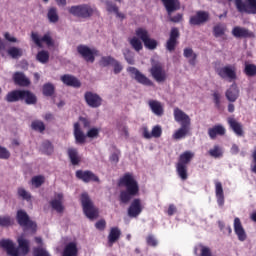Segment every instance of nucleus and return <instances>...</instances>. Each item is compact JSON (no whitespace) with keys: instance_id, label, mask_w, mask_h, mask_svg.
Wrapping results in <instances>:
<instances>
[{"instance_id":"54","label":"nucleus","mask_w":256,"mask_h":256,"mask_svg":"<svg viewBox=\"0 0 256 256\" xmlns=\"http://www.w3.org/2000/svg\"><path fill=\"white\" fill-rule=\"evenodd\" d=\"M101 129L99 128H91L88 130L86 137H89L90 139H96V137H99Z\"/></svg>"},{"instance_id":"7","label":"nucleus","mask_w":256,"mask_h":256,"mask_svg":"<svg viewBox=\"0 0 256 256\" xmlns=\"http://www.w3.org/2000/svg\"><path fill=\"white\" fill-rule=\"evenodd\" d=\"M217 75L221 79H227L228 81H235L237 79V67L235 65H226L216 69Z\"/></svg>"},{"instance_id":"13","label":"nucleus","mask_w":256,"mask_h":256,"mask_svg":"<svg viewBox=\"0 0 256 256\" xmlns=\"http://www.w3.org/2000/svg\"><path fill=\"white\" fill-rule=\"evenodd\" d=\"M64 196L63 193H55L54 199L50 201V206L56 213H63L65 211V206L63 205Z\"/></svg>"},{"instance_id":"43","label":"nucleus","mask_w":256,"mask_h":256,"mask_svg":"<svg viewBox=\"0 0 256 256\" xmlns=\"http://www.w3.org/2000/svg\"><path fill=\"white\" fill-rule=\"evenodd\" d=\"M47 17L50 23H57V21H59V14L57 13V8H50L48 10Z\"/></svg>"},{"instance_id":"25","label":"nucleus","mask_w":256,"mask_h":256,"mask_svg":"<svg viewBox=\"0 0 256 256\" xmlns=\"http://www.w3.org/2000/svg\"><path fill=\"white\" fill-rule=\"evenodd\" d=\"M61 81L64 85H68V87H81V82L75 76L63 75L61 76Z\"/></svg>"},{"instance_id":"22","label":"nucleus","mask_w":256,"mask_h":256,"mask_svg":"<svg viewBox=\"0 0 256 256\" xmlns=\"http://www.w3.org/2000/svg\"><path fill=\"white\" fill-rule=\"evenodd\" d=\"M234 231L237 235L239 241H245L247 239V233L245 232V228H243V224H241V219H234Z\"/></svg>"},{"instance_id":"36","label":"nucleus","mask_w":256,"mask_h":256,"mask_svg":"<svg viewBox=\"0 0 256 256\" xmlns=\"http://www.w3.org/2000/svg\"><path fill=\"white\" fill-rule=\"evenodd\" d=\"M25 101L27 105H35L37 103V97L29 91H22V101Z\"/></svg>"},{"instance_id":"34","label":"nucleus","mask_w":256,"mask_h":256,"mask_svg":"<svg viewBox=\"0 0 256 256\" xmlns=\"http://www.w3.org/2000/svg\"><path fill=\"white\" fill-rule=\"evenodd\" d=\"M208 135L210 139H215L217 135H225V127H223L222 125L214 126L213 128H210L208 130Z\"/></svg>"},{"instance_id":"41","label":"nucleus","mask_w":256,"mask_h":256,"mask_svg":"<svg viewBox=\"0 0 256 256\" xmlns=\"http://www.w3.org/2000/svg\"><path fill=\"white\" fill-rule=\"evenodd\" d=\"M209 155L215 159H219V157H223V148L219 145H215L209 150Z\"/></svg>"},{"instance_id":"60","label":"nucleus","mask_w":256,"mask_h":256,"mask_svg":"<svg viewBox=\"0 0 256 256\" xmlns=\"http://www.w3.org/2000/svg\"><path fill=\"white\" fill-rule=\"evenodd\" d=\"M200 256H213L211 248L207 246H200Z\"/></svg>"},{"instance_id":"11","label":"nucleus","mask_w":256,"mask_h":256,"mask_svg":"<svg viewBox=\"0 0 256 256\" xmlns=\"http://www.w3.org/2000/svg\"><path fill=\"white\" fill-rule=\"evenodd\" d=\"M31 39L37 45V47L42 48L43 43H46L48 47H53V38H51V35L49 33H46L42 38L39 36L38 33L32 32L31 33Z\"/></svg>"},{"instance_id":"56","label":"nucleus","mask_w":256,"mask_h":256,"mask_svg":"<svg viewBox=\"0 0 256 256\" xmlns=\"http://www.w3.org/2000/svg\"><path fill=\"white\" fill-rule=\"evenodd\" d=\"M123 55L127 63H129V65H133V63H135V59L133 58V53H131L129 49L124 50Z\"/></svg>"},{"instance_id":"39","label":"nucleus","mask_w":256,"mask_h":256,"mask_svg":"<svg viewBox=\"0 0 256 256\" xmlns=\"http://www.w3.org/2000/svg\"><path fill=\"white\" fill-rule=\"evenodd\" d=\"M36 61L42 65L49 63V52L46 50L39 51L36 55Z\"/></svg>"},{"instance_id":"47","label":"nucleus","mask_w":256,"mask_h":256,"mask_svg":"<svg viewBox=\"0 0 256 256\" xmlns=\"http://www.w3.org/2000/svg\"><path fill=\"white\" fill-rule=\"evenodd\" d=\"M136 36L144 43L149 37V32L145 28H138L136 29Z\"/></svg>"},{"instance_id":"23","label":"nucleus","mask_w":256,"mask_h":256,"mask_svg":"<svg viewBox=\"0 0 256 256\" xmlns=\"http://www.w3.org/2000/svg\"><path fill=\"white\" fill-rule=\"evenodd\" d=\"M74 137L77 145H83L87 141V134L83 133L78 122L74 124Z\"/></svg>"},{"instance_id":"3","label":"nucleus","mask_w":256,"mask_h":256,"mask_svg":"<svg viewBox=\"0 0 256 256\" xmlns=\"http://www.w3.org/2000/svg\"><path fill=\"white\" fill-rule=\"evenodd\" d=\"M81 203L84 214L88 219H97V217H99V210L95 207V204H93L89 194L83 193L81 195Z\"/></svg>"},{"instance_id":"10","label":"nucleus","mask_w":256,"mask_h":256,"mask_svg":"<svg viewBox=\"0 0 256 256\" xmlns=\"http://www.w3.org/2000/svg\"><path fill=\"white\" fill-rule=\"evenodd\" d=\"M127 71L130 73L131 77L137 81V83L146 85L147 87H151L153 85V82L147 78L145 74L141 73L137 68L129 67L127 68Z\"/></svg>"},{"instance_id":"24","label":"nucleus","mask_w":256,"mask_h":256,"mask_svg":"<svg viewBox=\"0 0 256 256\" xmlns=\"http://www.w3.org/2000/svg\"><path fill=\"white\" fill-rule=\"evenodd\" d=\"M148 105L152 113H154V115H156L157 117H161L163 115L164 110H163V104H161V102L157 100H149Z\"/></svg>"},{"instance_id":"64","label":"nucleus","mask_w":256,"mask_h":256,"mask_svg":"<svg viewBox=\"0 0 256 256\" xmlns=\"http://www.w3.org/2000/svg\"><path fill=\"white\" fill-rule=\"evenodd\" d=\"M147 244L151 245L152 247H155V246H157V239H155L154 236L150 235L147 237Z\"/></svg>"},{"instance_id":"55","label":"nucleus","mask_w":256,"mask_h":256,"mask_svg":"<svg viewBox=\"0 0 256 256\" xmlns=\"http://www.w3.org/2000/svg\"><path fill=\"white\" fill-rule=\"evenodd\" d=\"M152 137H154L155 139H159V137H161L162 133H163V129L161 128V126L156 125L152 128Z\"/></svg>"},{"instance_id":"53","label":"nucleus","mask_w":256,"mask_h":256,"mask_svg":"<svg viewBox=\"0 0 256 256\" xmlns=\"http://www.w3.org/2000/svg\"><path fill=\"white\" fill-rule=\"evenodd\" d=\"M145 48L146 49H157V41L155 39H151L150 37H148L145 42H144Z\"/></svg>"},{"instance_id":"28","label":"nucleus","mask_w":256,"mask_h":256,"mask_svg":"<svg viewBox=\"0 0 256 256\" xmlns=\"http://www.w3.org/2000/svg\"><path fill=\"white\" fill-rule=\"evenodd\" d=\"M228 124L238 137H243V125L234 118H228Z\"/></svg>"},{"instance_id":"31","label":"nucleus","mask_w":256,"mask_h":256,"mask_svg":"<svg viewBox=\"0 0 256 256\" xmlns=\"http://www.w3.org/2000/svg\"><path fill=\"white\" fill-rule=\"evenodd\" d=\"M119 237H121V230H119V228L117 227L111 228L108 235L109 247H113V243H115L119 239Z\"/></svg>"},{"instance_id":"16","label":"nucleus","mask_w":256,"mask_h":256,"mask_svg":"<svg viewBox=\"0 0 256 256\" xmlns=\"http://www.w3.org/2000/svg\"><path fill=\"white\" fill-rule=\"evenodd\" d=\"M177 39H179V29L172 28L170 32V37L166 42V49L170 53L175 51V47H177Z\"/></svg>"},{"instance_id":"32","label":"nucleus","mask_w":256,"mask_h":256,"mask_svg":"<svg viewBox=\"0 0 256 256\" xmlns=\"http://www.w3.org/2000/svg\"><path fill=\"white\" fill-rule=\"evenodd\" d=\"M23 98V91L15 90L7 94L6 101L8 103H15V101H22Z\"/></svg>"},{"instance_id":"15","label":"nucleus","mask_w":256,"mask_h":256,"mask_svg":"<svg viewBox=\"0 0 256 256\" xmlns=\"http://www.w3.org/2000/svg\"><path fill=\"white\" fill-rule=\"evenodd\" d=\"M174 119L176 123H180V125H190L191 126V118L187 113L179 108H174Z\"/></svg>"},{"instance_id":"14","label":"nucleus","mask_w":256,"mask_h":256,"mask_svg":"<svg viewBox=\"0 0 256 256\" xmlns=\"http://www.w3.org/2000/svg\"><path fill=\"white\" fill-rule=\"evenodd\" d=\"M209 21V12L207 11H197L194 16L190 17V25H204Z\"/></svg>"},{"instance_id":"35","label":"nucleus","mask_w":256,"mask_h":256,"mask_svg":"<svg viewBox=\"0 0 256 256\" xmlns=\"http://www.w3.org/2000/svg\"><path fill=\"white\" fill-rule=\"evenodd\" d=\"M68 156L72 165H79L81 157H79V152L76 148H68Z\"/></svg>"},{"instance_id":"21","label":"nucleus","mask_w":256,"mask_h":256,"mask_svg":"<svg viewBox=\"0 0 256 256\" xmlns=\"http://www.w3.org/2000/svg\"><path fill=\"white\" fill-rule=\"evenodd\" d=\"M239 87L237 84H232L225 92V97L230 103H235L239 99Z\"/></svg>"},{"instance_id":"18","label":"nucleus","mask_w":256,"mask_h":256,"mask_svg":"<svg viewBox=\"0 0 256 256\" xmlns=\"http://www.w3.org/2000/svg\"><path fill=\"white\" fill-rule=\"evenodd\" d=\"M214 185L217 204L219 207H223L225 205V192L223 191V184L220 181L215 180Z\"/></svg>"},{"instance_id":"42","label":"nucleus","mask_w":256,"mask_h":256,"mask_svg":"<svg viewBox=\"0 0 256 256\" xmlns=\"http://www.w3.org/2000/svg\"><path fill=\"white\" fill-rule=\"evenodd\" d=\"M106 9L109 11V13H115L117 17H120V19L125 17L122 13H119V8L109 1H106Z\"/></svg>"},{"instance_id":"29","label":"nucleus","mask_w":256,"mask_h":256,"mask_svg":"<svg viewBox=\"0 0 256 256\" xmlns=\"http://www.w3.org/2000/svg\"><path fill=\"white\" fill-rule=\"evenodd\" d=\"M193 157H195V153L191 151H185L179 156L178 165H189L191 161L193 160Z\"/></svg>"},{"instance_id":"27","label":"nucleus","mask_w":256,"mask_h":256,"mask_svg":"<svg viewBox=\"0 0 256 256\" xmlns=\"http://www.w3.org/2000/svg\"><path fill=\"white\" fill-rule=\"evenodd\" d=\"M13 79L16 85H20V87H27L31 85V81L23 73L16 72L13 76Z\"/></svg>"},{"instance_id":"9","label":"nucleus","mask_w":256,"mask_h":256,"mask_svg":"<svg viewBox=\"0 0 256 256\" xmlns=\"http://www.w3.org/2000/svg\"><path fill=\"white\" fill-rule=\"evenodd\" d=\"M84 99L88 107H91L92 109H97L103 105V98H101V96L95 92H85Z\"/></svg>"},{"instance_id":"49","label":"nucleus","mask_w":256,"mask_h":256,"mask_svg":"<svg viewBox=\"0 0 256 256\" xmlns=\"http://www.w3.org/2000/svg\"><path fill=\"white\" fill-rule=\"evenodd\" d=\"M31 183L34 187H41L45 183V177L42 175L34 176L31 180Z\"/></svg>"},{"instance_id":"37","label":"nucleus","mask_w":256,"mask_h":256,"mask_svg":"<svg viewBox=\"0 0 256 256\" xmlns=\"http://www.w3.org/2000/svg\"><path fill=\"white\" fill-rule=\"evenodd\" d=\"M227 31V26L225 24L218 23L213 27V35L216 38L223 37Z\"/></svg>"},{"instance_id":"4","label":"nucleus","mask_w":256,"mask_h":256,"mask_svg":"<svg viewBox=\"0 0 256 256\" xmlns=\"http://www.w3.org/2000/svg\"><path fill=\"white\" fill-rule=\"evenodd\" d=\"M238 13L256 15V0H233Z\"/></svg>"},{"instance_id":"52","label":"nucleus","mask_w":256,"mask_h":256,"mask_svg":"<svg viewBox=\"0 0 256 256\" xmlns=\"http://www.w3.org/2000/svg\"><path fill=\"white\" fill-rule=\"evenodd\" d=\"M13 225V219L9 216H0V227H9Z\"/></svg>"},{"instance_id":"20","label":"nucleus","mask_w":256,"mask_h":256,"mask_svg":"<svg viewBox=\"0 0 256 256\" xmlns=\"http://www.w3.org/2000/svg\"><path fill=\"white\" fill-rule=\"evenodd\" d=\"M168 15H173L175 11H179L181 9V3L179 0H161Z\"/></svg>"},{"instance_id":"8","label":"nucleus","mask_w":256,"mask_h":256,"mask_svg":"<svg viewBox=\"0 0 256 256\" xmlns=\"http://www.w3.org/2000/svg\"><path fill=\"white\" fill-rule=\"evenodd\" d=\"M77 51L85 61L94 63L95 62V57L99 55V50L96 48H89L86 45H79L77 47Z\"/></svg>"},{"instance_id":"48","label":"nucleus","mask_w":256,"mask_h":256,"mask_svg":"<svg viewBox=\"0 0 256 256\" xmlns=\"http://www.w3.org/2000/svg\"><path fill=\"white\" fill-rule=\"evenodd\" d=\"M41 151L46 153V155H51L53 153V145L49 141H45L42 143Z\"/></svg>"},{"instance_id":"30","label":"nucleus","mask_w":256,"mask_h":256,"mask_svg":"<svg viewBox=\"0 0 256 256\" xmlns=\"http://www.w3.org/2000/svg\"><path fill=\"white\" fill-rule=\"evenodd\" d=\"M77 253H79L77 244L70 242L65 246L62 256H77Z\"/></svg>"},{"instance_id":"2","label":"nucleus","mask_w":256,"mask_h":256,"mask_svg":"<svg viewBox=\"0 0 256 256\" xmlns=\"http://www.w3.org/2000/svg\"><path fill=\"white\" fill-rule=\"evenodd\" d=\"M119 186L125 187L126 190L120 192L121 203H129L130 199L139 195V183L132 174H125L119 180Z\"/></svg>"},{"instance_id":"6","label":"nucleus","mask_w":256,"mask_h":256,"mask_svg":"<svg viewBox=\"0 0 256 256\" xmlns=\"http://www.w3.org/2000/svg\"><path fill=\"white\" fill-rule=\"evenodd\" d=\"M68 11L74 17H81L82 19H87L95 13V10L87 4L72 6Z\"/></svg>"},{"instance_id":"45","label":"nucleus","mask_w":256,"mask_h":256,"mask_svg":"<svg viewBox=\"0 0 256 256\" xmlns=\"http://www.w3.org/2000/svg\"><path fill=\"white\" fill-rule=\"evenodd\" d=\"M114 62H115V58L111 56H104L100 59L99 65L101 67H109V65H113Z\"/></svg>"},{"instance_id":"12","label":"nucleus","mask_w":256,"mask_h":256,"mask_svg":"<svg viewBox=\"0 0 256 256\" xmlns=\"http://www.w3.org/2000/svg\"><path fill=\"white\" fill-rule=\"evenodd\" d=\"M232 35L236 37V39H254L255 37V33L241 26H235L232 29Z\"/></svg>"},{"instance_id":"44","label":"nucleus","mask_w":256,"mask_h":256,"mask_svg":"<svg viewBox=\"0 0 256 256\" xmlns=\"http://www.w3.org/2000/svg\"><path fill=\"white\" fill-rule=\"evenodd\" d=\"M53 93H55V86L52 83L43 85V95H45V97H51Z\"/></svg>"},{"instance_id":"59","label":"nucleus","mask_w":256,"mask_h":256,"mask_svg":"<svg viewBox=\"0 0 256 256\" xmlns=\"http://www.w3.org/2000/svg\"><path fill=\"white\" fill-rule=\"evenodd\" d=\"M168 19L172 21V23H181L183 21V14L178 13L175 16H172V14L168 15Z\"/></svg>"},{"instance_id":"33","label":"nucleus","mask_w":256,"mask_h":256,"mask_svg":"<svg viewBox=\"0 0 256 256\" xmlns=\"http://www.w3.org/2000/svg\"><path fill=\"white\" fill-rule=\"evenodd\" d=\"M183 55L186 59H188V63H190V65L195 66L197 63V54L194 53L192 48H185Z\"/></svg>"},{"instance_id":"46","label":"nucleus","mask_w":256,"mask_h":256,"mask_svg":"<svg viewBox=\"0 0 256 256\" xmlns=\"http://www.w3.org/2000/svg\"><path fill=\"white\" fill-rule=\"evenodd\" d=\"M130 45L135 49V51H141L143 49V43H141V40L137 37H133L130 39Z\"/></svg>"},{"instance_id":"5","label":"nucleus","mask_w":256,"mask_h":256,"mask_svg":"<svg viewBox=\"0 0 256 256\" xmlns=\"http://www.w3.org/2000/svg\"><path fill=\"white\" fill-rule=\"evenodd\" d=\"M150 74L157 83H164L167 80V72L163 68L161 62H157L152 59V67L150 68Z\"/></svg>"},{"instance_id":"50","label":"nucleus","mask_w":256,"mask_h":256,"mask_svg":"<svg viewBox=\"0 0 256 256\" xmlns=\"http://www.w3.org/2000/svg\"><path fill=\"white\" fill-rule=\"evenodd\" d=\"M31 127L32 129H34V131H39L40 133H43V131H45V124L43 123V121L36 120L32 122Z\"/></svg>"},{"instance_id":"57","label":"nucleus","mask_w":256,"mask_h":256,"mask_svg":"<svg viewBox=\"0 0 256 256\" xmlns=\"http://www.w3.org/2000/svg\"><path fill=\"white\" fill-rule=\"evenodd\" d=\"M213 97V101L215 103V107H217V109H220L221 107V93H219L218 91H215L212 94Z\"/></svg>"},{"instance_id":"58","label":"nucleus","mask_w":256,"mask_h":256,"mask_svg":"<svg viewBox=\"0 0 256 256\" xmlns=\"http://www.w3.org/2000/svg\"><path fill=\"white\" fill-rule=\"evenodd\" d=\"M18 195L26 201H29V199H31V194L27 190H25V188H19Z\"/></svg>"},{"instance_id":"40","label":"nucleus","mask_w":256,"mask_h":256,"mask_svg":"<svg viewBox=\"0 0 256 256\" xmlns=\"http://www.w3.org/2000/svg\"><path fill=\"white\" fill-rule=\"evenodd\" d=\"M8 55H10L12 59H19V57H23V49L17 47H10L8 49Z\"/></svg>"},{"instance_id":"26","label":"nucleus","mask_w":256,"mask_h":256,"mask_svg":"<svg viewBox=\"0 0 256 256\" xmlns=\"http://www.w3.org/2000/svg\"><path fill=\"white\" fill-rule=\"evenodd\" d=\"M190 127V125H181V127L172 135L173 139H176V141L185 139V137L189 135Z\"/></svg>"},{"instance_id":"38","label":"nucleus","mask_w":256,"mask_h":256,"mask_svg":"<svg viewBox=\"0 0 256 256\" xmlns=\"http://www.w3.org/2000/svg\"><path fill=\"white\" fill-rule=\"evenodd\" d=\"M176 171L182 181H187L189 175L187 174V166L183 164L176 165Z\"/></svg>"},{"instance_id":"62","label":"nucleus","mask_w":256,"mask_h":256,"mask_svg":"<svg viewBox=\"0 0 256 256\" xmlns=\"http://www.w3.org/2000/svg\"><path fill=\"white\" fill-rule=\"evenodd\" d=\"M11 157V153L5 147L0 146V159H9Z\"/></svg>"},{"instance_id":"19","label":"nucleus","mask_w":256,"mask_h":256,"mask_svg":"<svg viewBox=\"0 0 256 256\" xmlns=\"http://www.w3.org/2000/svg\"><path fill=\"white\" fill-rule=\"evenodd\" d=\"M143 211V205L141 204V200L134 199L128 208V215L130 217H139L141 212Z\"/></svg>"},{"instance_id":"17","label":"nucleus","mask_w":256,"mask_h":256,"mask_svg":"<svg viewBox=\"0 0 256 256\" xmlns=\"http://www.w3.org/2000/svg\"><path fill=\"white\" fill-rule=\"evenodd\" d=\"M76 177L84 181V183H90V181L99 182V177L91 171L78 170L76 171Z\"/></svg>"},{"instance_id":"63","label":"nucleus","mask_w":256,"mask_h":256,"mask_svg":"<svg viewBox=\"0 0 256 256\" xmlns=\"http://www.w3.org/2000/svg\"><path fill=\"white\" fill-rule=\"evenodd\" d=\"M142 135L144 139H151L152 138V132H149V129L147 127H142Z\"/></svg>"},{"instance_id":"51","label":"nucleus","mask_w":256,"mask_h":256,"mask_svg":"<svg viewBox=\"0 0 256 256\" xmlns=\"http://www.w3.org/2000/svg\"><path fill=\"white\" fill-rule=\"evenodd\" d=\"M244 71H245L246 75H248V77L255 76L256 75V66H255V64H246Z\"/></svg>"},{"instance_id":"61","label":"nucleus","mask_w":256,"mask_h":256,"mask_svg":"<svg viewBox=\"0 0 256 256\" xmlns=\"http://www.w3.org/2000/svg\"><path fill=\"white\" fill-rule=\"evenodd\" d=\"M112 67H114L115 75H119V73L123 71V65H121L117 60H114Z\"/></svg>"},{"instance_id":"1","label":"nucleus","mask_w":256,"mask_h":256,"mask_svg":"<svg viewBox=\"0 0 256 256\" xmlns=\"http://www.w3.org/2000/svg\"><path fill=\"white\" fill-rule=\"evenodd\" d=\"M17 221L21 227H23L24 233L17 238L18 247L15 246V242L10 239H4L0 241V246L6 250L9 256H26L29 253L31 242L25 238V235H33L37 231V224L29 219L27 212L18 210Z\"/></svg>"}]
</instances>
